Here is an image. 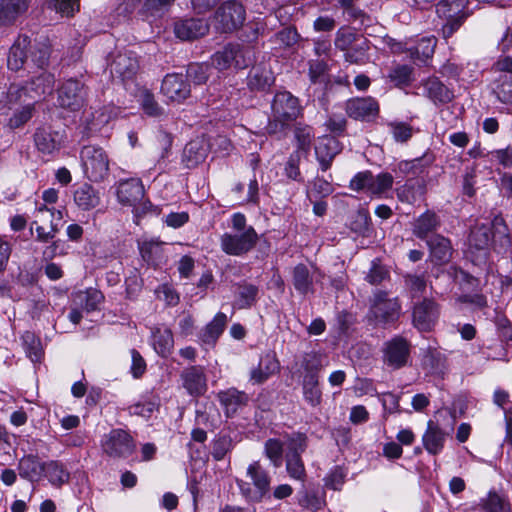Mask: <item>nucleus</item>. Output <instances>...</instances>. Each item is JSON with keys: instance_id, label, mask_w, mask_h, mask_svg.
I'll return each mask as SVG.
<instances>
[{"instance_id": "obj_54", "label": "nucleus", "mask_w": 512, "mask_h": 512, "mask_svg": "<svg viewBox=\"0 0 512 512\" xmlns=\"http://www.w3.org/2000/svg\"><path fill=\"white\" fill-rule=\"evenodd\" d=\"M283 443L278 439H268L265 442L264 453L276 468L280 467L283 462Z\"/></svg>"}, {"instance_id": "obj_7", "label": "nucleus", "mask_w": 512, "mask_h": 512, "mask_svg": "<svg viewBox=\"0 0 512 512\" xmlns=\"http://www.w3.org/2000/svg\"><path fill=\"white\" fill-rule=\"evenodd\" d=\"M84 175L92 182L105 179L109 173V159L106 152L96 146H84L80 152Z\"/></svg>"}, {"instance_id": "obj_17", "label": "nucleus", "mask_w": 512, "mask_h": 512, "mask_svg": "<svg viewBox=\"0 0 512 512\" xmlns=\"http://www.w3.org/2000/svg\"><path fill=\"white\" fill-rule=\"evenodd\" d=\"M346 113L355 120L371 121L379 114V104L372 97L351 98L345 104Z\"/></svg>"}, {"instance_id": "obj_43", "label": "nucleus", "mask_w": 512, "mask_h": 512, "mask_svg": "<svg viewBox=\"0 0 512 512\" xmlns=\"http://www.w3.org/2000/svg\"><path fill=\"white\" fill-rule=\"evenodd\" d=\"M322 368L321 357L314 352L306 353L301 361L297 372L302 379H308L309 376L319 378V373Z\"/></svg>"}, {"instance_id": "obj_63", "label": "nucleus", "mask_w": 512, "mask_h": 512, "mask_svg": "<svg viewBox=\"0 0 512 512\" xmlns=\"http://www.w3.org/2000/svg\"><path fill=\"white\" fill-rule=\"evenodd\" d=\"M298 503L301 507L305 509L317 511L320 510L325 505V500L323 497H320L315 493L310 494L304 492L299 497Z\"/></svg>"}, {"instance_id": "obj_61", "label": "nucleus", "mask_w": 512, "mask_h": 512, "mask_svg": "<svg viewBox=\"0 0 512 512\" xmlns=\"http://www.w3.org/2000/svg\"><path fill=\"white\" fill-rule=\"evenodd\" d=\"M175 0H146L143 11L151 16H159L169 9Z\"/></svg>"}, {"instance_id": "obj_57", "label": "nucleus", "mask_w": 512, "mask_h": 512, "mask_svg": "<svg viewBox=\"0 0 512 512\" xmlns=\"http://www.w3.org/2000/svg\"><path fill=\"white\" fill-rule=\"evenodd\" d=\"M33 109V104L27 103L20 109L16 110L9 118L8 126L11 129H16L23 126L32 118Z\"/></svg>"}, {"instance_id": "obj_24", "label": "nucleus", "mask_w": 512, "mask_h": 512, "mask_svg": "<svg viewBox=\"0 0 512 512\" xmlns=\"http://www.w3.org/2000/svg\"><path fill=\"white\" fill-rule=\"evenodd\" d=\"M340 151V142L335 137L325 136L318 141L315 154L322 171H326L331 166L334 157Z\"/></svg>"}, {"instance_id": "obj_44", "label": "nucleus", "mask_w": 512, "mask_h": 512, "mask_svg": "<svg viewBox=\"0 0 512 512\" xmlns=\"http://www.w3.org/2000/svg\"><path fill=\"white\" fill-rule=\"evenodd\" d=\"M302 392L304 400L311 406L317 407L322 401V391L319 387V378L311 376L302 379Z\"/></svg>"}, {"instance_id": "obj_55", "label": "nucleus", "mask_w": 512, "mask_h": 512, "mask_svg": "<svg viewBox=\"0 0 512 512\" xmlns=\"http://www.w3.org/2000/svg\"><path fill=\"white\" fill-rule=\"evenodd\" d=\"M481 505L484 512H511L509 503L497 493H489Z\"/></svg>"}, {"instance_id": "obj_6", "label": "nucleus", "mask_w": 512, "mask_h": 512, "mask_svg": "<svg viewBox=\"0 0 512 512\" xmlns=\"http://www.w3.org/2000/svg\"><path fill=\"white\" fill-rule=\"evenodd\" d=\"M254 52L248 47L229 44L211 57L212 65L219 71L231 67L244 69L254 62Z\"/></svg>"}, {"instance_id": "obj_30", "label": "nucleus", "mask_w": 512, "mask_h": 512, "mask_svg": "<svg viewBox=\"0 0 512 512\" xmlns=\"http://www.w3.org/2000/svg\"><path fill=\"white\" fill-rule=\"evenodd\" d=\"M45 469V462L32 454L24 455L18 463V471L21 478L30 482L41 480Z\"/></svg>"}, {"instance_id": "obj_8", "label": "nucleus", "mask_w": 512, "mask_h": 512, "mask_svg": "<svg viewBox=\"0 0 512 512\" xmlns=\"http://www.w3.org/2000/svg\"><path fill=\"white\" fill-rule=\"evenodd\" d=\"M246 17L243 5L235 0L220 5L214 15V27L222 33L232 32L240 28Z\"/></svg>"}, {"instance_id": "obj_12", "label": "nucleus", "mask_w": 512, "mask_h": 512, "mask_svg": "<svg viewBox=\"0 0 512 512\" xmlns=\"http://www.w3.org/2000/svg\"><path fill=\"white\" fill-rule=\"evenodd\" d=\"M393 176L390 173H380L374 176L371 172H359L350 181V188L356 191L367 190L373 195H381L391 189Z\"/></svg>"}, {"instance_id": "obj_10", "label": "nucleus", "mask_w": 512, "mask_h": 512, "mask_svg": "<svg viewBox=\"0 0 512 512\" xmlns=\"http://www.w3.org/2000/svg\"><path fill=\"white\" fill-rule=\"evenodd\" d=\"M410 349V343L401 336L386 341L382 347L384 365L394 370L406 366L410 358Z\"/></svg>"}, {"instance_id": "obj_5", "label": "nucleus", "mask_w": 512, "mask_h": 512, "mask_svg": "<svg viewBox=\"0 0 512 512\" xmlns=\"http://www.w3.org/2000/svg\"><path fill=\"white\" fill-rule=\"evenodd\" d=\"M144 195L145 189L139 178L120 180L117 183L116 196L122 205L134 207L136 214L139 213L138 205L141 206L142 213H147L151 210L157 213V208H154L150 201H142Z\"/></svg>"}, {"instance_id": "obj_59", "label": "nucleus", "mask_w": 512, "mask_h": 512, "mask_svg": "<svg viewBox=\"0 0 512 512\" xmlns=\"http://www.w3.org/2000/svg\"><path fill=\"white\" fill-rule=\"evenodd\" d=\"M299 38L300 35L295 28H285L276 33L271 40L282 47L291 48L298 42Z\"/></svg>"}, {"instance_id": "obj_22", "label": "nucleus", "mask_w": 512, "mask_h": 512, "mask_svg": "<svg viewBox=\"0 0 512 512\" xmlns=\"http://www.w3.org/2000/svg\"><path fill=\"white\" fill-rule=\"evenodd\" d=\"M73 202L83 212L97 208L101 203V193L93 185L82 183L73 191Z\"/></svg>"}, {"instance_id": "obj_47", "label": "nucleus", "mask_w": 512, "mask_h": 512, "mask_svg": "<svg viewBox=\"0 0 512 512\" xmlns=\"http://www.w3.org/2000/svg\"><path fill=\"white\" fill-rule=\"evenodd\" d=\"M274 83V77L268 70L253 68L248 75V86L252 90H265Z\"/></svg>"}, {"instance_id": "obj_3", "label": "nucleus", "mask_w": 512, "mask_h": 512, "mask_svg": "<svg viewBox=\"0 0 512 512\" xmlns=\"http://www.w3.org/2000/svg\"><path fill=\"white\" fill-rule=\"evenodd\" d=\"M302 108L299 99L289 91H278L271 102V117L266 127L268 133H276L288 123L296 120Z\"/></svg>"}, {"instance_id": "obj_46", "label": "nucleus", "mask_w": 512, "mask_h": 512, "mask_svg": "<svg viewBox=\"0 0 512 512\" xmlns=\"http://www.w3.org/2000/svg\"><path fill=\"white\" fill-rule=\"evenodd\" d=\"M312 277L304 264H298L293 270V285L295 289L303 295L312 291Z\"/></svg>"}, {"instance_id": "obj_15", "label": "nucleus", "mask_w": 512, "mask_h": 512, "mask_svg": "<svg viewBox=\"0 0 512 512\" xmlns=\"http://www.w3.org/2000/svg\"><path fill=\"white\" fill-rule=\"evenodd\" d=\"M305 447L306 443L303 435L297 434L289 438V453L286 455V470L292 479L304 481L305 467L300 453L305 450Z\"/></svg>"}, {"instance_id": "obj_53", "label": "nucleus", "mask_w": 512, "mask_h": 512, "mask_svg": "<svg viewBox=\"0 0 512 512\" xmlns=\"http://www.w3.org/2000/svg\"><path fill=\"white\" fill-rule=\"evenodd\" d=\"M348 471L342 466H334L324 477V485L326 488L340 491L346 481Z\"/></svg>"}, {"instance_id": "obj_35", "label": "nucleus", "mask_w": 512, "mask_h": 512, "mask_svg": "<svg viewBox=\"0 0 512 512\" xmlns=\"http://www.w3.org/2000/svg\"><path fill=\"white\" fill-rule=\"evenodd\" d=\"M227 322V316L224 313H217L214 318L204 327L199 334L201 343L214 345L219 336L223 333Z\"/></svg>"}, {"instance_id": "obj_51", "label": "nucleus", "mask_w": 512, "mask_h": 512, "mask_svg": "<svg viewBox=\"0 0 512 512\" xmlns=\"http://www.w3.org/2000/svg\"><path fill=\"white\" fill-rule=\"evenodd\" d=\"M139 102L144 114L148 117H161L164 109L155 100L154 95L149 90H143L139 96Z\"/></svg>"}, {"instance_id": "obj_19", "label": "nucleus", "mask_w": 512, "mask_h": 512, "mask_svg": "<svg viewBox=\"0 0 512 512\" xmlns=\"http://www.w3.org/2000/svg\"><path fill=\"white\" fill-rule=\"evenodd\" d=\"M420 87L422 88V95L435 105L449 103L454 98L453 90L435 76L422 80Z\"/></svg>"}, {"instance_id": "obj_25", "label": "nucleus", "mask_w": 512, "mask_h": 512, "mask_svg": "<svg viewBox=\"0 0 512 512\" xmlns=\"http://www.w3.org/2000/svg\"><path fill=\"white\" fill-rule=\"evenodd\" d=\"M113 106H104L101 109L85 112L83 125L87 136L101 131L114 115Z\"/></svg>"}, {"instance_id": "obj_52", "label": "nucleus", "mask_w": 512, "mask_h": 512, "mask_svg": "<svg viewBox=\"0 0 512 512\" xmlns=\"http://www.w3.org/2000/svg\"><path fill=\"white\" fill-rule=\"evenodd\" d=\"M492 164H498L504 169L512 167V146L488 151L483 155Z\"/></svg>"}, {"instance_id": "obj_9", "label": "nucleus", "mask_w": 512, "mask_h": 512, "mask_svg": "<svg viewBox=\"0 0 512 512\" xmlns=\"http://www.w3.org/2000/svg\"><path fill=\"white\" fill-rule=\"evenodd\" d=\"M101 448L109 457L126 458L134 451L135 443L127 431L116 428L103 435Z\"/></svg>"}, {"instance_id": "obj_41", "label": "nucleus", "mask_w": 512, "mask_h": 512, "mask_svg": "<svg viewBox=\"0 0 512 512\" xmlns=\"http://www.w3.org/2000/svg\"><path fill=\"white\" fill-rule=\"evenodd\" d=\"M160 399L157 395L149 394L143 396L138 402L129 406L131 415L141 416L149 419L152 414L159 409Z\"/></svg>"}, {"instance_id": "obj_1", "label": "nucleus", "mask_w": 512, "mask_h": 512, "mask_svg": "<svg viewBox=\"0 0 512 512\" xmlns=\"http://www.w3.org/2000/svg\"><path fill=\"white\" fill-rule=\"evenodd\" d=\"M50 43L45 37L34 40L32 43L28 36L19 35L10 48L7 65L10 70L18 71L29 65V59L37 68L43 69L49 61Z\"/></svg>"}, {"instance_id": "obj_50", "label": "nucleus", "mask_w": 512, "mask_h": 512, "mask_svg": "<svg viewBox=\"0 0 512 512\" xmlns=\"http://www.w3.org/2000/svg\"><path fill=\"white\" fill-rule=\"evenodd\" d=\"M493 93L504 104H512V76L500 75L494 83Z\"/></svg>"}, {"instance_id": "obj_27", "label": "nucleus", "mask_w": 512, "mask_h": 512, "mask_svg": "<svg viewBox=\"0 0 512 512\" xmlns=\"http://www.w3.org/2000/svg\"><path fill=\"white\" fill-rule=\"evenodd\" d=\"M151 345L154 351L161 357L167 358L174 348V337L171 329L167 327H155L151 331Z\"/></svg>"}, {"instance_id": "obj_14", "label": "nucleus", "mask_w": 512, "mask_h": 512, "mask_svg": "<svg viewBox=\"0 0 512 512\" xmlns=\"http://www.w3.org/2000/svg\"><path fill=\"white\" fill-rule=\"evenodd\" d=\"M161 93L168 102L180 104L191 93L187 77L180 73L167 74L161 84Z\"/></svg>"}, {"instance_id": "obj_20", "label": "nucleus", "mask_w": 512, "mask_h": 512, "mask_svg": "<svg viewBox=\"0 0 512 512\" xmlns=\"http://www.w3.org/2000/svg\"><path fill=\"white\" fill-rule=\"evenodd\" d=\"M180 378L183 388L191 396H200L207 390V378L202 366H190L185 368Z\"/></svg>"}, {"instance_id": "obj_48", "label": "nucleus", "mask_w": 512, "mask_h": 512, "mask_svg": "<svg viewBox=\"0 0 512 512\" xmlns=\"http://www.w3.org/2000/svg\"><path fill=\"white\" fill-rule=\"evenodd\" d=\"M21 338L27 357L34 363L39 362L43 356L40 339L29 331H26Z\"/></svg>"}, {"instance_id": "obj_16", "label": "nucleus", "mask_w": 512, "mask_h": 512, "mask_svg": "<svg viewBox=\"0 0 512 512\" xmlns=\"http://www.w3.org/2000/svg\"><path fill=\"white\" fill-rule=\"evenodd\" d=\"M111 74L122 80L133 78L139 68L137 56L132 51H117L110 61Z\"/></svg>"}, {"instance_id": "obj_11", "label": "nucleus", "mask_w": 512, "mask_h": 512, "mask_svg": "<svg viewBox=\"0 0 512 512\" xmlns=\"http://www.w3.org/2000/svg\"><path fill=\"white\" fill-rule=\"evenodd\" d=\"M401 306L397 298H389L384 291H375L373 294L370 313L374 319L383 324L393 323L398 320Z\"/></svg>"}, {"instance_id": "obj_36", "label": "nucleus", "mask_w": 512, "mask_h": 512, "mask_svg": "<svg viewBox=\"0 0 512 512\" xmlns=\"http://www.w3.org/2000/svg\"><path fill=\"white\" fill-rule=\"evenodd\" d=\"M34 140L39 151L45 154H51L60 148L62 137L58 132L38 129L35 133Z\"/></svg>"}, {"instance_id": "obj_33", "label": "nucleus", "mask_w": 512, "mask_h": 512, "mask_svg": "<svg viewBox=\"0 0 512 512\" xmlns=\"http://www.w3.org/2000/svg\"><path fill=\"white\" fill-rule=\"evenodd\" d=\"M440 223L438 215L433 211L427 210L413 222V234L419 239L427 240L429 234L440 227Z\"/></svg>"}, {"instance_id": "obj_39", "label": "nucleus", "mask_w": 512, "mask_h": 512, "mask_svg": "<svg viewBox=\"0 0 512 512\" xmlns=\"http://www.w3.org/2000/svg\"><path fill=\"white\" fill-rule=\"evenodd\" d=\"M492 228L489 223L476 224L470 231L468 243L470 248L485 250L492 239Z\"/></svg>"}, {"instance_id": "obj_40", "label": "nucleus", "mask_w": 512, "mask_h": 512, "mask_svg": "<svg viewBox=\"0 0 512 512\" xmlns=\"http://www.w3.org/2000/svg\"><path fill=\"white\" fill-rule=\"evenodd\" d=\"M49 483L54 487H61L70 479V473L60 461L50 460L45 462L44 474Z\"/></svg>"}, {"instance_id": "obj_29", "label": "nucleus", "mask_w": 512, "mask_h": 512, "mask_svg": "<svg viewBox=\"0 0 512 512\" xmlns=\"http://www.w3.org/2000/svg\"><path fill=\"white\" fill-rule=\"evenodd\" d=\"M446 433L432 420L428 421L426 431L422 436V443L429 454L437 455L443 448Z\"/></svg>"}, {"instance_id": "obj_32", "label": "nucleus", "mask_w": 512, "mask_h": 512, "mask_svg": "<svg viewBox=\"0 0 512 512\" xmlns=\"http://www.w3.org/2000/svg\"><path fill=\"white\" fill-rule=\"evenodd\" d=\"M280 369L279 361L274 352H268L260 358L259 364L251 371V380L262 383Z\"/></svg>"}, {"instance_id": "obj_2", "label": "nucleus", "mask_w": 512, "mask_h": 512, "mask_svg": "<svg viewBox=\"0 0 512 512\" xmlns=\"http://www.w3.org/2000/svg\"><path fill=\"white\" fill-rule=\"evenodd\" d=\"M227 227L229 230L220 237V247L224 253L241 256L254 248L258 235L255 229L247 224L243 213L232 214Z\"/></svg>"}, {"instance_id": "obj_13", "label": "nucleus", "mask_w": 512, "mask_h": 512, "mask_svg": "<svg viewBox=\"0 0 512 512\" xmlns=\"http://www.w3.org/2000/svg\"><path fill=\"white\" fill-rule=\"evenodd\" d=\"M58 103L62 108L71 111L79 110L85 103L86 89L77 79H68L58 88Z\"/></svg>"}, {"instance_id": "obj_49", "label": "nucleus", "mask_w": 512, "mask_h": 512, "mask_svg": "<svg viewBox=\"0 0 512 512\" xmlns=\"http://www.w3.org/2000/svg\"><path fill=\"white\" fill-rule=\"evenodd\" d=\"M258 288L252 284L241 285L238 289L234 307L238 309L249 308L256 302Z\"/></svg>"}, {"instance_id": "obj_28", "label": "nucleus", "mask_w": 512, "mask_h": 512, "mask_svg": "<svg viewBox=\"0 0 512 512\" xmlns=\"http://www.w3.org/2000/svg\"><path fill=\"white\" fill-rule=\"evenodd\" d=\"M30 0H0V26L12 25L28 7Z\"/></svg>"}, {"instance_id": "obj_56", "label": "nucleus", "mask_w": 512, "mask_h": 512, "mask_svg": "<svg viewBox=\"0 0 512 512\" xmlns=\"http://www.w3.org/2000/svg\"><path fill=\"white\" fill-rule=\"evenodd\" d=\"M233 447L232 438L229 435H220L212 445V456L215 460H222Z\"/></svg>"}, {"instance_id": "obj_62", "label": "nucleus", "mask_w": 512, "mask_h": 512, "mask_svg": "<svg viewBox=\"0 0 512 512\" xmlns=\"http://www.w3.org/2000/svg\"><path fill=\"white\" fill-rule=\"evenodd\" d=\"M390 133L396 142H405L412 136V128L404 122H391L388 124Z\"/></svg>"}, {"instance_id": "obj_4", "label": "nucleus", "mask_w": 512, "mask_h": 512, "mask_svg": "<svg viewBox=\"0 0 512 512\" xmlns=\"http://www.w3.org/2000/svg\"><path fill=\"white\" fill-rule=\"evenodd\" d=\"M247 476L251 482L237 480L241 494L249 501L259 502L270 491L271 477L259 461H253L247 467Z\"/></svg>"}, {"instance_id": "obj_26", "label": "nucleus", "mask_w": 512, "mask_h": 512, "mask_svg": "<svg viewBox=\"0 0 512 512\" xmlns=\"http://www.w3.org/2000/svg\"><path fill=\"white\" fill-rule=\"evenodd\" d=\"M431 261L436 264L446 263L452 255V245L448 238L434 234L426 240Z\"/></svg>"}, {"instance_id": "obj_45", "label": "nucleus", "mask_w": 512, "mask_h": 512, "mask_svg": "<svg viewBox=\"0 0 512 512\" xmlns=\"http://www.w3.org/2000/svg\"><path fill=\"white\" fill-rule=\"evenodd\" d=\"M436 44L437 39L434 36L422 37L414 48H409L412 58L425 62L434 54Z\"/></svg>"}, {"instance_id": "obj_37", "label": "nucleus", "mask_w": 512, "mask_h": 512, "mask_svg": "<svg viewBox=\"0 0 512 512\" xmlns=\"http://www.w3.org/2000/svg\"><path fill=\"white\" fill-rule=\"evenodd\" d=\"M102 299V293L96 289L78 291L72 296L73 305H77L85 313L96 310Z\"/></svg>"}, {"instance_id": "obj_31", "label": "nucleus", "mask_w": 512, "mask_h": 512, "mask_svg": "<svg viewBox=\"0 0 512 512\" xmlns=\"http://www.w3.org/2000/svg\"><path fill=\"white\" fill-rule=\"evenodd\" d=\"M54 76L47 72H42L24 88L33 101H37L46 95H50L54 88Z\"/></svg>"}, {"instance_id": "obj_34", "label": "nucleus", "mask_w": 512, "mask_h": 512, "mask_svg": "<svg viewBox=\"0 0 512 512\" xmlns=\"http://www.w3.org/2000/svg\"><path fill=\"white\" fill-rule=\"evenodd\" d=\"M140 254L149 265L156 266L163 260V243L155 238L143 239L138 242Z\"/></svg>"}, {"instance_id": "obj_42", "label": "nucleus", "mask_w": 512, "mask_h": 512, "mask_svg": "<svg viewBox=\"0 0 512 512\" xmlns=\"http://www.w3.org/2000/svg\"><path fill=\"white\" fill-rule=\"evenodd\" d=\"M468 3L469 0H441L436 4V13L440 18L468 16Z\"/></svg>"}, {"instance_id": "obj_38", "label": "nucleus", "mask_w": 512, "mask_h": 512, "mask_svg": "<svg viewBox=\"0 0 512 512\" xmlns=\"http://www.w3.org/2000/svg\"><path fill=\"white\" fill-rule=\"evenodd\" d=\"M218 397L227 417L233 415L248 400L244 392H240L236 389L222 391L218 394Z\"/></svg>"}, {"instance_id": "obj_23", "label": "nucleus", "mask_w": 512, "mask_h": 512, "mask_svg": "<svg viewBox=\"0 0 512 512\" xmlns=\"http://www.w3.org/2000/svg\"><path fill=\"white\" fill-rule=\"evenodd\" d=\"M208 23L203 19H185L175 23L174 33L181 40H193L206 35Z\"/></svg>"}, {"instance_id": "obj_58", "label": "nucleus", "mask_w": 512, "mask_h": 512, "mask_svg": "<svg viewBox=\"0 0 512 512\" xmlns=\"http://www.w3.org/2000/svg\"><path fill=\"white\" fill-rule=\"evenodd\" d=\"M412 71L409 65L399 64L389 71L388 77L396 86H401L411 81Z\"/></svg>"}, {"instance_id": "obj_21", "label": "nucleus", "mask_w": 512, "mask_h": 512, "mask_svg": "<svg viewBox=\"0 0 512 512\" xmlns=\"http://www.w3.org/2000/svg\"><path fill=\"white\" fill-rule=\"evenodd\" d=\"M438 315L437 304L430 299H424L413 309L414 326L420 331H429L435 325Z\"/></svg>"}, {"instance_id": "obj_60", "label": "nucleus", "mask_w": 512, "mask_h": 512, "mask_svg": "<svg viewBox=\"0 0 512 512\" xmlns=\"http://www.w3.org/2000/svg\"><path fill=\"white\" fill-rule=\"evenodd\" d=\"M332 192V184L323 178L317 177L308 191V197L311 198L314 196L315 198H324L332 194Z\"/></svg>"}, {"instance_id": "obj_64", "label": "nucleus", "mask_w": 512, "mask_h": 512, "mask_svg": "<svg viewBox=\"0 0 512 512\" xmlns=\"http://www.w3.org/2000/svg\"><path fill=\"white\" fill-rule=\"evenodd\" d=\"M184 155L189 159V161L196 164L205 158L206 149L200 146L199 142L191 141L186 145Z\"/></svg>"}, {"instance_id": "obj_18", "label": "nucleus", "mask_w": 512, "mask_h": 512, "mask_svg": "<svg viewBox=\"0 0 512 512\" xmlns=\"http://www.w3.org/2000/svg\"><path fill=\"white\" fill-rule=\"evenodd\" d=\"M357 34L349 27H341L338 29L334 44L341 51H346L345 60L350 63H360L365 58V48L359 45L353 51H349L352 44L356 41Z\"/></svg>"}]
</instances>
